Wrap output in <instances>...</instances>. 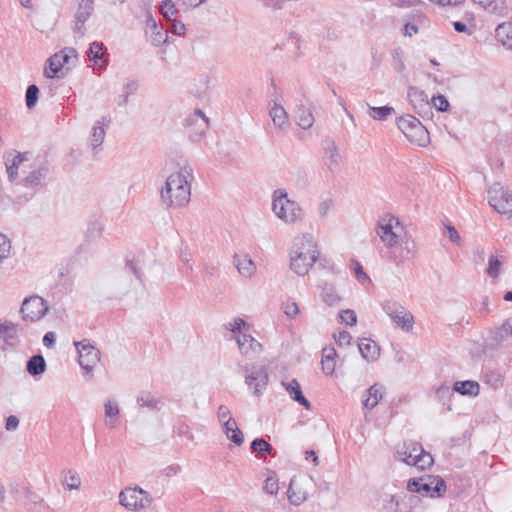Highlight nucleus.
Listing matches in <instances>:
<instances>
[{
    "mask_svg": "<svg viewBox=\"0 0 512 512\" xmlns=\"http://www.w3.org/2000/svg\"><path fill=\"white\" fill-rule=\"evenodd\" d=\"M375 233L387 249L388 259L393 263L399 265L416 256L417 243L405 230L399 218L385 215L378 221Z\"/></svg>",
    "mask_w": 512,
    "mask_h": 512,
    "instance_id": "obj_1",
    "label": "nucleus"
},
{
    "mask_svg": "<svg viewBox=\"0 0 512 512\" xmlns=\"http://www.w3.org/2000/svg\"><path fill=\"white\" fill-rule=\"evenodd\" d=\"M319 256L318 243L311 233H298L294 236L289 249V266L295 274H308Z\"/></svg>",
    "mask_w": 512,
    "mask_h": 512,
    "instance_id": "obj_2",
    "label": "nucleus"
},
{
    "mask_svg": "<svg viewBox=\"0 0 512 512\" xmlns=\"http://www.w3.org/2000/svg\"><path fill=\"white\" fill-rule=\"evenodd\" d=\"M192 170L182 168L171 173L160 190V199L166 208H181L186 206L191 197Z\"/></svg>",
    "mask_w": 512,
    "mask_h": 512,
    "instance_id": "obj_3",
    "label": "nucleus"
},
{
    "mask_svg": "<svg viewBox=\"0 0 512 512\" xmlns=\"http://www.w3.org/2000/svg\"><path fill=\"white\" fill-rule=\"evenodd\" d=\"M271 210L278 220L289 226L300 224L305 216L302 206L289 198L287 191L282 188L273 191Z\"/></svg>",
    "mask_w": 512,
    "mask_h": 512,
    "instance_id": "obj_4",
    "label": "nucleus"
},
{
    "mask_svg": "<svg viewBox=\"0 0 512 512\" xmlns=\"http://www.w3.org/2000/svg\"><path fill=\"white\" fill-rule=\"evenodd\" d=\"M397 458L407 465L415 466L419 470H426L433 465V457L424 451L417 442H405L396 450Z\"/></svg>",
    "mask_w": 512,
    "mask_h": 512,
    "instance_id": "obj_5",
    "label": "nucleus"
},
{
    "mask_svg": "<svg viewBox=\"0 0 512 512\" xmlns=\"http://www.w3.org/2000/svg\"><path fill=\"white\" fill-rule=\"evenodd\" d=\"M407 490L411 493H418L431 498L441 497L446 491V484L440 476L427 475L418 479H409Z\"/></svg>",
    "mask_w": 512,
    "mask_h": 512,
    "instance_id": "obj_6",
    "label": "nucleus"
},
{
    "mask_svg": "<svg viewBox=\"0 0 512 512\" xmlns=\"http://www.w3.org/2000/svg\"><path fill=\"white\" fill-rule=\"evenodd\" d=\"M397 126L411 143L422 147L429 143V132L416 117L403 115L397 119Z\"/></svg>",
    "mask_w": 512,
    "mask_h": 512,
    "instance_id": "obj_7",
    "label": "nucleus"
},
{
    "mask_svg": "<svg viewBox=\"0 0 512 512\" xmlns=\"http://www.w3.org/2000/svg\"><path fill=\"white\" fill-rule=\"evenodd\" d=\"M488 202L498 213L512 216V193L499 183L493 184L488 189Z\"/></svg>",
    "mask_w": 512,
    "mask_h": 512,
    "instance_id": "obj_8",
    "label": "nucleus"
},
{
    "mask_svg": "<svg viewBox=\"0 0 512 512\" xmlns=\"http://www.w3.org/2000/svg\"><path fill=\"white\" fill-rule=\"evenodd\" d=\"M382 309L402 330L410 331L413 329L415 323L414 317L412 313L400 303L387 300L382 304Z\"/></svg>",
    "mask_w": 512,
    "mask_h": 512,
    "instance_id": "obj_9",
    "label": "nucleus"
},
{
    "mask_svg": "<svg viewBox=\"0 0 512 512\" xmlns=\"http://www.w3.org/2000/svg\"><path fill=\"white\" fill-rule=\"evenodd\" d=\"M151 497L149 494L139 487H128L122 490L119 494V502L126 509L139 511L145 509L151 504Z\"/></svg>",
    "mask_w": 512,
    "mask_h": 512,
    "instance_id": "obj_10",
    "label": "nucleus"
},
{
    "mask_svg": "<svg viewBox=\"0 0 512 512\" xmlns=\"http://www.w3.org/2000/svg\"><path fill=\"white\" fill-rule=\"evenodd\" d=\"M245 377V383L252 390L253 394L257 397L262 395L266 390L268 383V374L263 367L255 365H245L242 367Z\"/></svg>",
    "mask_w": 512,
    "mask_h": 512,
    "instance_id": "obj_11",
    "label": "nucleus"
},
{
    "mask_svg": "<svg viewBox=\"0 0 512 512\" xmlns=\"http://www.w3.org/2000/svg\"><path fill=\"white\" fill-rule=\"evenodd\" d=\"M79 354V364L86 374L92 375V372L100 361V352L95 348L89 340L74 342Z\"/></svg>",
    "mask_w": 512,
    "mask_h": 512,
    "instance_id": "obj_12",
    "label": "nucleus"
},
{
    "mask_svg": "<svg viewBox=\"0 0 512 512\" xmlns=\"http://www.w3.org/2000/svg\"><path fill=\"white\" fill-rule=\"evenodd\" d=\"M311 488V478H292L287 491L289 502L295 506L301 505L308 499Z\"/></svg>",
    "mask_w": 512,
    "mask_h": 512,
    "instance_id": "obj_13",
    "label": "nucleus"
},
{
    "mask_svg": "<svg viewBox=\"0 0 512 512\" xmlns=\"http://www.w3.org/2000/svg\"><path fill=\"white\" fill-rule=\"evenodd\" d=\"M48 311L45 300L39 296L26 298L21 307L23 319L35 322L40 320Z\"/></svg>",
    "mask_w": 512,
    "mask_h": 512,
    "instance_id": "obj_14",
    "label": "nucleus"
},
{
    "mask_svg": "<svg viewBox=\"0 0 512 512\" xmlns=\"http://www.w3.org/2000/svg\"><path fill=\"white\" fill-rule=\"evenodd\" d=\"M145 35L155 47H159L168 41V30L159 25L151 15L146 18Z\"/></svg>",
    "mask_w": 512,
    "mask_h": 512,
    "instance_id": "obj_15",
    "label": "nucleus"
},
{
    "mask_svg": "<svg viewBox=\"0 0 512 512\" xmlns=\"http://www.w3.org/2000/svg\"><path fill=\"white\" fill-rule=\"evenodd\" d=\"M241 355L254 359L262 352V344L250 334H238L235 336Z\"/></svg>",
    "mask_w": 512,
    "mask_h": 512,
    "instance_id": "obj_16",
    "label": "nucleus"
},
{
    "mask_svg": "<svg viewBox=\"0 0 512 512\" xmlns=\"http://www.w3.org/2000/svg\"><path fill=\"white\" fill-rule=\"evenodd\" d=\"M94 10V0H79L78 7L75 13V27L74 31L80 35L84 34V24L92 15Z\"/></svg>",
    "mask_w": 512,
    "mask_h": 512,
    "instance_id": "obj_17",
    "label": "nucleus"
},
{
    "mask_svg": "<svg viewBox=\"0 0 512 512\" xmlns=\"http://www.w3.org/2000/svg\"><path fill=\"white\" fill-rule=\"evenodd\" d=\"M233 264L239 274L245 278H251L256 272L255 263L246 253H235L233 256Z\"/></svg>",
    "mask_w": 512,
    "mask_h": 512,
    "instance_id": "obj_18",
    "label": "nucleus"
},
{
    "mask_svg": "<svg viewBox=\"0 0 512 512\" xmlns=\"http://www.w3.org/2000/svg\"><path fill=\"white\" fill-rule=\"evenodd\" d=\"M28 160V153H8L5 156V165L9 178L14 180L17 176L19 166Z\"/></svg>",
    "mask_w": 512,
    "mask_h": 512,
    "instance_id": "obj_19",
    "label": "nucleus"
},
{
    "mask_svg": "<svg viewBox=\"0 0 512 512\" xmlns=\"http://www.w3.org/2000/svg\"><path fill=\"white\" fill-rule=\"evenodd\" d=\"M408 99L416 112L423 111L429 106L428 95L417 87L408 89Z\"/></svg>",
    "mask_w": 512,
    "mask_h": 512,
    "instance_id": "obj_20",
    "label": "nucleus"
},
{
    "mask_svg": "<svg viewBox=\"0 0 512 512\" xmlns=\"http://www.w3.org/2000/svg\"><path fill=\"white\" fill-rule=\"evenodd\" d=\"M282 384L285 386L286 391L294 401L304 406L307 410L311 409V404L303 395L300 384L296 379H292L287 383L283 382Z\"/></svg>",
    "mask_w": 512,
    "mask_h": 512,
    "instance_id": "obj_21",
    "label": "nucleus"
},
{
    "mask_svg": "<svg viewBox=\"0 0 512 512\" xmlns=\"http://www.w3.org/2000/svg\"><path fill=\"white\" fill-rule=\"evenodd\" d=\"M105 424L109 428H116L119 424V406L116 400L108 399L104 404Z\"/></svg>",
    "mask_w": 512,
    "mask_h": 512,
    "instance_id": "obj_22",
    "label": "nucleus"
},
{
    "mask_svg": "<svg viewBox=\"0 0 512 512\" xmlns=\"http://www.w3.org/2000/svg\"><path fill=\"white\" fill-rule=\"evenodd\" d=\"M359 351L367 361H375L380 355L378 345L371 339L364 338L358 344Z\"/></svg>",
    "mask_w": 512,
    "mask_h": 512,
    "instance_id": "obj_23",
    "label": "nucleus"
},
{
    "mask_svg": "<svg viewBox=\"0 0 512 512\" xmlns=\"http://www.w3.org/2000/svg\"><path fill=\"white\" fill-rule=\"evenodd\" d=\"M486 12L495 15H503L506 10V0H471Z\"/></svg>",
    "mask_w": 512,
    "mask_h": 512,
    "instance_id": "obj_24",
    "label": "nucleus"
},
{
    "mask_svg": "<svg viewBox=\"0 0 512 512\" xmlns=\"http://www.w3.org/2000/svg\"><path fill=\"white\" fill-rule=\"evenodd\" d=\"M222 428L226 437L236 446H241L243 444L244 435L242 431L238 428V425L235 420L223 423Z\"/></svg>",
    "mask_w": 512,
    "mask_h": 512,
    "instance_id": "obj_25",
    "label": "nucleus"
},
{
    "mask_svg": "<svg viewBox=\"0 0 512 512\" xmlns=\"http://www.w3.org/2000/svg\"><path fill=\"white\" fill-rule=\"evenodd\" d=\"M336 350L333 347H325L322 350V370L326 375H332L336 367Z\"/></svg>",
    "mask_w": 512,
    "mask_h": 512,
    "instance_id": "obj_26",
    "label": "nucleus"
},
{
    "mask_svg": "<svg viewBox=\"0 0 512 512\" xmlns=\"http://www.w3.org/2000/svg\"><path fill=\"white\" fill-rule=\"evenodd\" d=\"M269 115L275 126L283 129L288 126V114L284 107L277 102H274L270 108Z\"/></svg>",
    "mask_w": 512,
    "mask_h": 512,
    "instance_id": "obj_27",
    "label": "nucleus"
},
{
    "mask_svg": "<svg viewBox=\"0 0 512 512\" xmlns=\"http://www.w3.org/2000/svg\"><path fill=\"white\" fill-rule=\"evenodd\" d=\"M385 389L380 384L372 385L367 391V397L363 401V405L367 409H373L383 398Z\"/></svg>",
    "mask_w": 512,
    "mask_h": 512,
    "instance_id": "obj_28",
    "label": "nucleus"
},
{
    "mask_svg": "<svg viewBox=\"0 0 512 512\" xmlns=\"http://www.w3.org/2000/svg\"><path fill=\"white\" fill-rule=\"evenodd\" d=\"M325 165L332 173L339 169L340 154L334 143H331L325 148Z\"/></svg>",
    "mask_w": 512,
    "mask_h": 512,
    "instance_id": "obj_29",
    "label": "nucleus"
},
{
    "mask_svg": "<svg viewBox=\"0 0 512 512\" xmlns=\"http://www.w3.org/2000/svg\"><path fill=\"white\" fill-rule=\"evenodd\" d=\"M491 337L496 344L504 343L512 338V319H508L500 327L495 328Z\"/></svg>",
    "mask_w": 512,
    "mask_h": 512,
    "instance_id": "obj_30",
    "label": "nucleus"
},
{
    "mask_svg": "<svg viewBox=\"0 0 512 512\" xmlns=\"http://www.w3.org/2000/svg\"><path fill=\"white\" fill-rule=\"evenodd\" d=\"M496 38L504 47L512 49V24H499L496 28Z\"/></svg>",
    "mask_w": 512,
    "mask_h": 512,
    "instance_id": "obj_31",
    "label": "nucleus"
},
{
    "mask_svg": "<svg viewBox=\"0 0 512 512\" xmlns=\"http://www.w3.org/2000/svg\"><path fill=\"white\" fill-rule=\"evenodd\" d=\"M297 124L304 130L310 129L314 124V116L311 109L299 106L296 111Z\"/></svg>",
    "mask_w": 512,
    "mask_h": 512,
    "instance_id": "obj_32",
    "label": "nucleus"
},
{
    "mask_svg": "<svg viewBox=\"0 0 512 512\" xmlns=\"http://www.w3.org/2000/svg\"><path fill=\"white\" fill-rule=\"evenodd\" d=\"M454 391L466 396H477L480 386L476 381H457L454 384Z\"/></svg>",
    "mask_w": 512,
    "mask_h": 512,
    "instance_id": "obj_33",
    "label": "nucleus"
},
{
    "mask_svg": "<svg viewBox=\"0 0 512 512\" xmlns=\"http://www.w3.org/2000/svg\"><path fill=\"white\" fill-rule=\"evenodd\" d=\"M64 67L60 54H54L47 60V66L44 70V75L47 78H54L58 75L61 69Z\"/></svg>",
    "mask_w": 512,
    "mask_h": 512,
    "instance_id": "obj_34",
    "label": "nucleus"
},
{
    "mask_svg": "<svg viewBox=\"0 0 512 512\" xmlns=\"http://www.w3.org/2000/svg\"><path fill=\"white\" fill-rule=\"evenodd\" d=\"M104 45L103 43L93 42L90 45L88 51V57L94 62L95 65H98L100 68L106 65V60H104Z\"/></svg>",
    "mask_w": 512,
    "mask_h": 512,
    "instance_id": "obj_35",
    "label": "nucleus"
},
{
    "mask_svg": "<svg viewBox=\"0 0 512 512\" xmlns=\"http://www.w3.org/2000/svg\"><path fill=\"white\" fill-rule=\"evenodd\" d=\"M45 369L46 362L42 355L32 356L27 362V371L32 376L44 373Z\"/></svg>",
    "mask_w": 512,
    "mask_h": 512,
    "instance_id": "obj_36",
    "label": "nucleus"
},
{
    "mask_svg": "<svg viewBox=\"0 0 512 512\" xmlns=\"http://www.w3.org/2000/svg\"><path fill=\"white\" fill-rule=\"evenodd\" d=\"M106 131L103 127V123L97 121L92 128V135L89 141V145L92 149L100 147L105 139Z\"/></svg>",
    "mask_w": 512,
    "mask_h": 512,
    "instance_id": "obj_37",
    "label": "nucleus"
},
{
    "mask_svg": "<svg viewBox=\"0 0 512 512\" xmlns=\"http://www.w3.org/2000/svg\"><path fill=\"white\" fill-rule=\"evenodd\" d=\"M62 485L68 490H78L81 486V479L74 470H68L62 479Z\"/></svg>",
    "mask_w": 512,
    "mask_h": 512,
    "instance_id": "obj_38",
    "label": "nucleus"
},
{
    "mask_svg": "<svg viewBox=\"0 0 512 512\" xmlns=\"http://www.w3.org/2000/svg\"><path fill=\"white\" fill-rule=\"evenodd\" d=\"M20 331L21 328L18 324L12 322L0 323V338H4L6 341L16 338Z\"/></svg>",
    "mask_w": 512,
    "mask_h": 512,
    "instance_id": "obj_39",
    "label": "nucleus"
},
{
    "mask_svg": "<svg viewBox=\"0 0 512 512\" xmlns=\"http://www.w3.org/2000/svg\"><path fill=\"white\" fill-rule=\"evenodd\" d=\"M395 114V109L391 106L370 107L369 116L374 120L385 121L389 116Z\"/></svg>",
    "mask_w": 512,
    "mask_h": 512,
    "instance_id": "obj_40",
    "label": "nucleus"
},
{
    "mask_svg": "<svg viewBox=\"0 0 512 512\" xmlns=\"http://www.w3.org/2000/svg\"><path fill=\"white\" fill-rule=\"evenodd\" d=\"M47 175V169L44 167H41L37 170H34L27 175L23 182L26 186H38L42 183L44 178Z\"/></svg>",
    "mask_w": 512,
    "mask_h": 512,
    "instance_id": "obj_41",
    "label": "nucleus"
},
{
    "mask_svg": "<svg viewBox=\"0 0 512 512\" xmlns=\"http://www.w3.org/2000/svg\"><path fill=\"white\" fill-rule=\"evenodd\" d=\"M503 263V259H500L495 255H490L488 258V267L486 269V273L488 274V276L492 279L498 278Z\"/></svg>",
    "mask_w": 512,
    "mask_h": 512,
    "instance_id": "obj_42",
    "label": "nucleus"
},
{
    "mask_svg": "<svg viewBox=\"0 0 512 512\" xmlns=\"http://www.w3.org/2000/svg\"><path fill=\"white\" fill-rule=\"evenodd\" d=\"M321 298L328 306H337L341 297L332 286H325L322 290Z\"/></svg>",
    "mask_w": 512,
    "mask_h": 512,
    "instance_id": "obj_43",
    "label": "nucleus"
},
{
    "mask_svg": "<svg viewBox=\"0 0 512 512\" xmlns=\"http://www.w3.org/2000/svg\"><path fill=\"white\" fill-rule=\"evenodd\" d=\"M194 117H196L195 122H199V125L197 133L192 137L194 141H197L208 129L209 120L200 109L195 110ZM192 121H194V119H192Z\"/></svg>",
    "mask_w": 512,
    "mask_h": 512,
    "instance_id": "obj_44",
    "label": "nucleus"
},
{
    "mask_svg": "<svg viewBox=\"0 0 512 512\" xmlns=\"http://www.w3.org/2000/svg\"><path fill=\"white\" fill-rule=\"evenodd\" d=\"M159 11L167 21L175 19L178 13V9L172 0H164L159 6Z\"/></svg>",
    "mask_w": 512,
    "mask_h": 512,
    "instance_id": "obj_45",
    "label": "nucleus"
},
{
    "mask_svg": "<svg viewBox=\"0 0 512 512\" xmlns=\"http://www.w3.org/2000/svg\"><path fill=\"white\" fill-rule=\"evenodd\" d=\"M281 310L289 319H295L300 313L298 303L291 299L282 302Z\"/></svg>",
    "mask_w": 512,
    "mask_h": 512,
    "instance_id": "obj_46",
    "label": "nucleus"
},
{
    "mask_svg": "<svg viewBox=\"0 0 512 512\" xmlns=\"http://www.w3.org/2000/svg\"><path fill=\"white\" fill-rule=\"evenodd\" d=\"M251 449L261 457H264L266 454H271L272 446L266 440L256 438L251 443Z\"/></svg>",
    "mask_w": 512,
    "mask_h": 512,
    "instance_id": "obj_47",
    "label": "nucleus"
},
{
    "mask_svg": "<svg viewBox=\"0 0 512 512\" xmlns=\"http://www.w3.org/2000/svg\"><path fill=\"white\" fill-rule=\"evenodd\" d=\"M247 326L248 325L245 322V320L242 319V318H239V317L234 318L232 321L224 324V328L226 330H229V331H231L233 333H237V335L238 334H246L245 332H242V330L244 328H246Z\"/></svg>",
    "mask_w": 512,
    "mask_h": 512,
    "instance_id": "obj_48",
    "label": "nucleus"
},
{
    "mask_svg": "<svg viewBox=\"0 0 512 512\" xmlns=\"http://www.w3.org/2000/svg\"><path fill=\"white\" fill-rule=\"evenodd\" d=\"M38 95L39 88L35 84L28 86L26 90V105L29 109H32L36 105Z\"/></svg>",
    "mask_w": 512,
    "mask_h": 512,
    "instance_id": "obj_49",
    "label": "nucleus"
},
{
    "mask_svg": "<svg viewBox=\"0 0 512 512\" xmlns=\"http://www.w3.org/2000/svg\"><path fill=\"white\" fill-rule=\"evenodd\" d=\"M58 54H60V58L62 59L64 65L74 64L78 56L77 51L71 47L64 48Z\"/></svg>",
    "mask_w": 512,
    "mask_h": 512,
    "instance_id": "obj_50",
    "label": "nucleus"
},
{
    "mask_svg": "<svg viewBox=\"0 0 512 512\" xmlns=\"http://www.w3.org/2000/svg\"><path fill=\"white\" fill-rule=\"evenodd\" d=\"M137 403L140 407L156 409L158 401L153 396H151L149 393H144L137 397Z\"/></svg>",
    "mask_w": 512,
    "mask_h": 512,
    "instance_id": "obj_51",
    "label": "nucleus"
},
{
    "mask_svg": "<svg viewBox=\"0 0 512 512\" xmlns=\"http://www.w3.org/2000/svg\"><path fill=\"white\" fill-rule=\"evenodd\" d=\"M339 318L343 323L349 326H354L357 323L356 313L351 309L342 310L339 313Z\"/></svg>",
    "mask_w": 512,
    "mask_h": 512,
    "instance_id": "obj_52",
    "label": "nucleus"
},
{
    "mask_svg": "<svg viewBox=\"0 0 512 512\" xmlns=\"http://www.w3.org/2000/svg\"><path fill=\"white\" fill-rule=\"evenodd\" d=\"M263 490L270 495H276L279 490L278 480L275 477H267L264 481Z\"/></svg>",
    "mask_w": 512,
    "mask_h": 512,
    "instance_id": "obj_53",
    "label": "nucleus"
},
{
    "mask_svg": "<svg viewBox=\"0 0 512 512\" xmlns=\"http://www.w3.org/2000/svg\"><path fill=\"white\" fill-rule=\"evenodd\" d=\"M432 105L440 112H445L449 109V102L444 95L434 96L431 99Z\"/></svg>",
    "mask_w": 512,
    "mask_h": 512,
    "instance_id": "obj_54",
    "label": "nucleus"
},
{
    "mask_svg": "<svg viewBox=\"0 0 512 512\" xmlns=\"http://www.w3.org/2000/svg\"><path fill=\"white\" fill-rule=\"evenodd\" d=\"M217 417L221 424L235 420L230 409L225 405H220L217 411Z\"/></svg>",
    "mask_w": 512,
    "mask_h": 512,
    "instance_id": "obj_55",
    "label": "nucleus"
},
{
    "mask_svg": "<svg viewBox=\"0 0 512 512\" xmlns=\"http://www.w3.org/2000/svg\"><path fill=\"white\" fill-rule=\"evenodd\" d=\"M169 26L166 28L168 32H171L175 35L181 36L185 33V25L181 21H177L173 19L172 21H168Z\"/></svg>",
    "mask_w": 512,
    "mask_h": 512,
    "instance_id": "obj_56",
    "label": "nucleus"
},
{
    "mask_svg": "<svg viewBox=\"0 0 512 512\" xmlns=\"http://www.w3.org/2000/svg\"><path fill=\"white\" fill-rule=\"evenodd\" d=\"M333 207V201L330 199H325L321 201L318 205V214L321 218H326Z\"/></svg>",
    "mask_w": 512,
    "mask_h": 512,
    "instance_id": "obj_57",
    "label": "nucleus"
},
{
    "mask_svg": "<svg viewBox=\"0 0 512 512\" xmlns=\"http://www.w3.org/2000/svg\"><path fill=\"white\" fill-rule=\"evenodd\" d=\"M10 249L9 239L4 234H0V261L8 255Z\"/></svg>",
    "mask_w": 512,
    "mask_h": 512,
    "instance_id": "obj_58",
    "label": "nucleus"
},
{
    "mask_svg": "<svg viewBox=\"0 0 512 512\" xmlns=\"http://www.w3.org/2000/svg\"><path fill=\"white\" fill-rule=\"evenodd\" d=\"M445 229L450 241L459 245L461 243V237L456 228L450 224H447L445 225Z\"/></svg>",
    "mask_w": 512,
    "mask_h": 512,
    "instance_id": "obj_59",
    "label": "nucleus"
},
{
    "mask_svg": "<svg viewBox=\"0 0 512 512\" xmlns=\"http://www.w3.org/2000/svg\"><path fill=\"white\" fill-rule=\"evenodd\" d=\"M126 269L135 275L138 280H141L142 274L140 272L139 263L136 260H127Z\"/></svg>",
    "mask_w": 512,
    "mask_h": 512,
    "instance_id": "obj_60",
    "label": "nucleus"
},
{
    "mask_svg": "<svg viewBox=\"0 0 512 512\" xmlns=\"http://www.w3.org/2000/svg\"><path fill=\"white\" fill-rule=\"evenodd\" d=\"M334 338L339 345H349L352 340L351 334L345 330L335 334Z\"/></svg>",
    "mask_w": 512,
    "mask_h": 512,
    "instance_id": "obj_61",
    "label": "nucleus"
},
{
    "mask_svg": "<svg viewBox=\"0 0 512 512\" xmlns=\"http://www.w3.org/2000/svg\"><path fill=\"white\" fill-rule=\"evenodd\" d=\"M454 388L451 389L449 386L447 385H441L437 390H436V395L437 397L439 398H445V397H451L454 395Z\"/></svg>",
    "mask_w": 512,
    "mask_h": 512,
    "instance_id": "obj_62",
    "label": "nucleus"
},
{
    "mask_svg": "<svg viewBox=\"0 0 512 512\" xmlns=\"http://www.w3.org/2000/svg\"><path fill=\"white\" fill-rule=\"evenodd\" d=\"M181 6L186 8H197L208 0H177Z\"/></svg>",
    "mask_w": 512,
    "mask_h": 512,
    "instance_id": "obj_63",
    "label": "nucleus"
},
{
    "mask_svg": "<svg viewBox=\"0 0 512 512\" xmlns=\"http://www.w3.org/2000/svg\"><path fill=\"white\" fill-rule=\"evenodd\" d=\"M354 272H355V276L358 279V281L364 282V281L369 280V277L364 272L363 267L358 262L355 263Z\"/></svg>",
    "mask_w": 512,
    "mask_h": 512,
    "instance_id": "obj_64",
    "label": "nucleus"
}]
</instances>
